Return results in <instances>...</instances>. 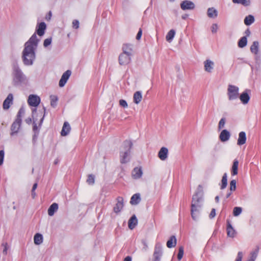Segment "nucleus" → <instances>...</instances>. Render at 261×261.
Masks as SVG:
<instances>
[{"instance_id": "obj_49", "label": "nucleus", "mask_w": 261, "mask_h": 261, "mask_svg": "<svg viewBox=\"0 0 261 261\" xmlns=\"http://www.w3.org/2000/svg\"><path fill=\"white\" fill-rule=\"evenodd\" d=\"M239 4H241L245 6H248L250 4V0H240Z\"/></svg>"}, {"instance_id": "obj_43", "label": "nucleus", "mask_w": 261, "mask_h": 261, "mask_svg": "<svg viewBox=\"0 0 261 261\" xmlns=\"http://www.w3.org/2000/svg\"><path fill=\"white\" fill-rule=\"evenodd\" d=\"M236 189V180H232L230 182V191H234Z\"/></svg>"}, {"instance_id": "obj_55", "label": "nucleus", "mask_w": 261, "mask_h": 261, "mask_svg": "<svg viewBox=\"0 0 261 261\" xmlns=\"http://www.w3.org/2000/svg\"><path fill=\"white\" fill-rule=\"evenodd\" d=\"M33 130L34 133L36 132H39V130L38 129V126L37 125V124L35 123V122L34 121L33 122Z\"/></svg>"}, {"instance_id": "obj_36", "label": "nucleus", "mask_w": 261, "mask_h": 261, "mask_svg": "<svg viewBox=\"0 0 261 261\" xmlns=\"http://www.w3.org/2000/svg\"><path fill=\"white\" fill-rule=\"evenodd\" d=\"M175 32L174 30L172 29V30H170L166 35V40L168 42H170L173 39V38L175 36Z\"/></svg>"}, {"instance_id": "obj_63", "label": "nucleus", "mask_w": 261, "mask_h": 261, "mask_svg": "<svg viewBox=\"0 0 261 261\" xmlns=\"http://www.w3.org/2000/svg\"><path fill=\"white\" fill-rule=\"evenodd\" d=\"M142 243L143 244V245L144 246V248L145 249V250H146L148 247L146 242L145 241H143Z\"/></svg>"}, {"instance_id": "obj_24", "label": "nucleus", "mask_w": 261, "mask_h": 261, "mask_svg": "<svg viewBox=\"0 0 261 261\" xmlns=\"http://www.w3.org/2000/svg\"><path fill=\"white\" fill-rule=\"evenodd\" d=\"M141 201L140 194L139 193H136L134 194L130 201V203L132 205H137Z\"/></svg>"}, {"instance_id": "obj_19", "label": "nucleus", "mask_w": 261, "mask_h": 261, "mask_svg": "<svg viewBox=\"0 0 261 261\" xmlns=\"http://www.w3.org/2000/svg\"><path fill=\"white\" fill-rule=\"evenodd\" d=\"M138 224V220L135 215H133L128 222V227L130 229H133Z\"/></svg>"}, {"instance_id": "obj_29", "label": "nucleus", "mask_w": 261, "mask_h": 261, "mask_svg": "<svg viewBox=\"0 0 261 261\" xmlns=\"http://www.w3.org/2000/svg\"><path fill=\"white\" fill-rule=\"evenodd\" d=\"M132 45L129 44H124L122 47V53H125L132 56Z\"/></svg>"}, {"instance_id": "obj_7", "label": "nucleus", "mask_w": 261, "mask_h": 261, "mask_svg": "<svg viewBox=\"0 0 261 261\" xmlns=\"http://www.w3.org/2000/svg\"><path fill=\"white\" fill-rule=\"evenodd\" d=\"M39 42V39H37L36 34L34 33L25 43L24 46L36 49Z\"/></svg>"}, {"instance_id": "obj_41", "label": "nucleus", "mask_w": 261, "mask_h": 261, "mask_svg": "<svg viewBox=\"0 0 261 261\" xmlns=\"http://www.w3.org/2000/svg\"><path fill=\"white\" fill-rule=\"evenodd\" d=\"M95 182V176L93 174H89L87 179V182L90 185H92Z\"/></svg>"}, {"instance_id": "obj_25", "label": "nucleus", "mask_w": 261, "mask_h": 261, "mask_svg": "<svg viewBox=\"0 0 261 261\" xmlns=\"http://www.w3.org/2000/svg\"><path fill=\"white\" fill-rule=\"evenodd\" d=\"M70 126L68 122H65L62 127L61 134L62 136H66L67 135L70 130Z\"/></svg>"}, {"instance_id": "obj_15", "label": "nucleus", "mask_w": 261, "mask_h": 261, "mask_svg": "<svg viewBox=\"0 0 261 261\" xmlns=\"http://www.w3.org/2000/svg\"><path fill=\"white\" fill-rule=\"evenodd\" d=\"M168 148L165 147H163L160 149V150L158 153V157L162 161H165L168 158Z\"/></svg>"}, {"instance_id": "obj_28", "label": "nucleus", "mask_w": 261, "mask_h": 261, "mask_svg": "<svg viewBox=\"0 0 261 261\" xmlns=\"http://www.w3.org/2000/svg\"><path fill=\"white\" fill-rule=\"evenodd\" d=\"M176 245V239L174 236H171L167 242V246L171 248L175 247Z\"/></svg>"}, {"instance_id": "obj_17", "label": "nucleus", "mask_w": 261, "mask_h": 261, "mask_svg": "<svg viewBox=\"0 0 261 261\" xmlns=\"http://www.w3.org/2000/svg\"><path fill=\"white\" fill-rule=\"evenodd\" d=\"M214 66V63L210 60H206L204 62V70L207 72H212Z\"/></svg>"}, {"instance_id": "obj_64", "label": "nucleus", "mask_w": 261, "mask_h": 261, "mask_svg": "<svg viewBox=\"0 0 261 261\" xmlns=\"http://www.w3.org/2000/svg\"><path fill=\"white\" fill-rule=\"evenodd\" d=\"M32 198L34 199L35 198L36 196V192H35V191H32Z\"/></svg>"}, {"instance_id": "obj_57", "label": "nucleus", "mask_w": 261, "mask_h": 261, "mask_svg": "<svg viewBox=\"0 0 261 261\" xmlns=\"http://www.w3.org/2000/svg\"><path fill=\"white\" fill-rule=\"evenodd\" d=\"M142 34V30L141 29H140L139 31H138V33L137 34L136 39L140 40Z\"/></svg>"}, {"instance_id": "obj_11", "label": "nucleus", "mask_w": 261, "mask_h": 261, "mask_svg": "<svg viewBox=\"0 0 261 261\" xmlns=\"http://www.w3.org/2000/svg\"><path fill=\"white\" fill-rule=\"evenodd\" d=\"M180 8L182 10H193L195 5L192 1L185 0L180 3Z\"/></svg>"}, {"instance_id": "obj_10", "label": "nucleus", "mask_w": 261, "mask_h": 261, "mask_svg": "<svg viewBox=\"0 0 261 261\" xmlns=\"http://www.w3.org/2000/svg\"><path fill=\"white\" fill-rule=\"evenodd\" d=\"M130 55L121 53L119 56V63L121 65H126L130 61Z\"/></svg>"}, {"instance_id": "obj_61", "label": "nucleus", "mask_w": 261, "mask_h": 261, "mask_svg": "<svg viewBox=\"0 0 261 261\" xmlns=\"http://www.w3.org/2000/svg\"><path fill=\"white\" fill-rule=\"evenodd\" d=\"M37 183H35L33 186V187H32V191H35V190L36 189V188H37Z\"/></svg>"}, {"instance_id": "obj_58", "label": "nucleus", "mask_w": 261, "mask_h": 261, "mask_svg": "<svg viewBox=\"0 0 261 261\" xmlns=\"http://www.w3.org/2000/svg\"><path fill=\"white\" fill-rule=\"evenodd\" d=\"M38 135H39V133L38 132H36V133H34V134L33 136V141L34 142H35L37 138H38Z\"/></svg>"}, {"instance_id": "obj_47", "label": "nucleus", "mask_w": 261, "mask_h": 261, "mask_svg": "<svg viewBox=\"0 0 261 261\" xmlns=\"http://www.w3.org/2000/svg\"><path fill=\"white\" fill-rule=\"evenodd\" d=\"M4 154L5 152L4 150H0V166H1L3 163Z\"/></svg>"}, {"instance_id": "obj_30", "label": "nucleus", "mask_w": 261, "mask_h": 261, "mask_svg": "<svg viewBox=\"0 0 261 261\" xmlns=\"http://www.w3.org/2000/svg\"><path fill=\"white\" fill-rule=\"evenodd\" d=\"M142 98V93L140 91H137L136 92L133 96V99L134 102L138 104L140 102Z\"/></svg>"}, {"instance_id": "obj_54", "label": "nucleus", "mask_w": 261, "mask_h": 261, "mask_svg": "<svg viewBox=\"0 0 261 261\" xmlns=\"http://www.w3.org/2000/svg\"><path fill=\"white\" fill-rule=\"evenodd\" d=\"M15 121L20 122H22L21 111L18 112Z\"/></svg>"}, {"instance_id": "obj_46", "label": "nucleus", "mask_w": 261, "mask_h": 261, "mask_svg": "<svg viewBox=\"0 0 261 261\" xmlns=\"http://www.w3.org/2000/svg\"><path fill=\"white\" fill-rule=\"evenodd\" d=\"M2 246L4 247L3 253L5 255L7 254V250L8 249V244L6 242L3 243Z\"/></svg>"}, {"instance_id": "obj_4", "label": "nucleus", "mask_w": 261, "mask_h": 261, "mask_svg": "<svg viewBox=\"0 0 261 261\" xmlns=\"http://www.w3.org/2000/svg\"><path fill=\"white\" fill-rule=\"evenodd\" d=\"M203 198L201 193L197 192L193 195L192 197L191 207H192V213L193 214L195 207L201 208L202 206Z\"/></svg>"}, {"instance_id": "obj_14", "label": "nucleus", "mask_w": 261, "mask_h": 261, "mask_svg": "<svg viewBox=\"0 0 261 261\" xmlns=\"http://www.w3.org/2000/svg\"><path fill=\"white\" fill-rule=\"evenodd\" d=\"M21 125V122L15 120L11 126V132L10 133V135L14 136V135L17 134L20 129Z\"/></svg>"}, {"instance_id": "obj_21", "label": "nucleus", "mask_w": 261, "mask_h": 261, "mask_svg": "<svg viewBox=\"0 0 261 261\" xmlns=\"http://www.w3.org/2000/svg\"><path fill=\"white\" fill-rule=\"evenodd\" d=\"M236 231L232 227L229 220L227 221V234L231 238H233L236 234Z\"/></svg>"}, {"instance_id": "obj_51", "label": "nucleus", "mask_w": 261, "mask_h": 261, "mask_svg": "<svg viewBox=\"0 0 261 261\" xmlns=\"http://www.w3.org/2000/svg\"><path fill=\"white\" fill-rule=\"evenodd\" d=\"M243 253L242 252H239L238 253V255L237 257V258L236 259L235 261H242V258H243Z\"/></svg>"}, {"instance_id": "obj_50", "label": "nucleus", "mask_w": 261, "mask_h": 261, "mask_svg": "<svg viewBox=\"0 0 261 261\" xmlns=\"http://www.w3.org/2000/svg\"><path fill=\"white\" fill-rule=\"evenodd\" d=\"M119 105L123 108H127L128 105L126 101L124 99H120L119 100Z\"/></svg>"}, {"instance_id": "obj_52", "label": "nucleus", "mask_w": 261, "mask_h": 261, "mask_svg": "<svg viewBox=\"0 0 261 261\" xmlns=\"http://www.w3.org/2000/svg\"><path fill=\"white\" fill-rule=\"evenodd\" d=\"M72 26L76 29H78L79 28V21L77 20H74L72 21Z\"/></svg>"}, {"instance_id": "obj_6", "label": "nucleus", "mask_w": 261, "mask_h": 261, "mask_svg": "<svg viewBox=\"0 0 261 261\" xmlns=\"http://www.w3.org/2000/svg\"><path fill=\"white\" fill-rule=\"evenodd\" d=\"M162 254V246L160 243H158L155 244L154 247V251L153 254V261H160Z\"/></svg>"}, {"instance_id": "obj_13", "label": "nucleus", "mask_w": 261, "mask_h": 261, "mask_svg": "<svg viewBox=\"0 0 261 261\" xmlns=\"http://www.w3.org/2000/svg\"><path fill=\"white\" fill-rule=\"evenodd\" d=\"M13 95L12 93H9L7 98L3 102V108L5 110H8L10 106L13 104Z\"/></svg>"}, {"instance_id": "obj_62", "label": "nucleus", "mask_w": 261, "mask_h": 261, "mask_svg": "<svg viewBox=\"0 0 261 261\" xmlns=\"http://www.w3.org/2000/svg\"><path fill=\"white\" fill-rule=\"evenodd\" d=\"M25 122L28 124H30L32 122V119L31 118H28L25 119Z\"/></svg>"}, {"instance_id": "obj_37", "label": "nucleus", "mask_w": 261, "mask_h": 261, "mask_svg": "<svg viewBox=\"0 0 261 261\" xmlns=\"http://www.w3.org/2000/svg\"><path fill=\"white\" fill-rule=\"evenodd\" d=\"M247 39L246 36L242 37L238 42V46L240 48H243L246 46Z\"/></svg>"}, {"instance_id": "obj_35", "label": "nucleus", "mask_w": 261, "mask_h": 261, "mask_svg": "<svg viewBox=\"0 0 261 261\" xmlns=\"http://www.w3.org/2000/svg\"><path fill=\"white\" fill-rule=\"evenodd\" d=\"M34 243L36 245H40L43 242V237L40 233H36L34 238Z\"/></svg>"}, {"instance_id": "obj_39", "label": "nucleus", "mask_w": 261, "mask_h": 261, "mask_svg": "<svg viewBox=\"0 0 261 261\" xmlns=\"http://www.w3.org/2000/svg\"><path fill=\"white\" fill-rule=\"evenodd\" d=\"M221 182V189H224L227 185V174L226 173H225L222 176Z\"/></svg>"}, {"instance_id": "obj_48", "label": "nucleus", "mask_w": 261, "mask_h": 261, "mask_svg": "<svg viewBox=\"0 0 261 261\" xmlns=\"http://www.w3.org/2000/svg\"><path fill=\"white\" fill-rule=\"evenodd\" d=\"M218 29V26L217 24L214 23L212 24L211 27V31L213 33H216L217 32V30Z\"/></svg>"}, {"instance_id": "obj_5", "label": "nucleus", "mask_w": 261, "mask_h": 261, "mask_svg": "<svg viewBox=\"0 0 261 261\" xmlns=\"http://www.w3.org/2000/svg\"><path fill=\"white\" fill-rule=\"evenodd\" d=\"M239 87L229 85L227 88V95L229 100L237 99L239 97Z\"/></svg>"}, {"instance_id": "obj_18", "label": "nucleus", "mask_w": 261, "mask_h": 261, "mask_svg": "<svg viewBox=\"0 0 261 261\" xmlns=\"http://www.w3.org/2000/svg\"><path fill=\"white\" fill-rule=\"evenodd\" d=\"M230 133L226 129H223L220 133L219 138L222 142H226L229 139Z\"/></svg>"}, {"instance_id": "obj_42", "label": "nucleus", "mask_w": 261, "mask_h": 261, "mask_svg": "<svg viewBox=\"0 0 261 261\" xmlns=\"http://www.w3.org/2000/svg\"><path fill=\"white\" fill-rule=\"evenodd\" d=\"M184 252V247L182 246H180L179 248L178 253L177 254V258L178 260H180L182 258V257H183Z\"/></svg>"}, {"instance_id": "obj_33", "label": "nucleus", "mask_w": 261, "mask_h": 261, "mask_svg": "<svg viewBox=\"0 0 261 261\" xmlns=\"http://www.w3.org/2000/svg\"><path fill=\"white\" fill-rule=\"evenodd\" d=\"M239 162L237 160H234L231 169V174L232 175H236L238 174Z\"/></svg>"}, {"instance_id": "obj_53", "label": "nucleus", "mask_w": 261, "mask_h": 261, "mask_svg": "<svg viewBox=\"0 0 261 261\" xmlns=\"http://www.w3.org/2000/svg\"><path fill=\"white\" fill-rule=\"evenodd\" d=\"M258 253V250H256L255 251H253L251 253V257L250 259H253V261H254L255 259L256 258Z\"/></svg>"}, {"instance_id": "obj_2", "label": "nucleus", "mask_w": 261, "mask_h": 261, "mask_svg": "<svg viewBox=\"0 0 261 261\" xmlns=\"http://www.w3.org/2000/svg\"><path fill=\"white\" fill-rule=\"evenodd\" d=\"M35 49L31 47L24 46L22 51V58L25 65H31L33 64L36 57Z\"/></svg>"}, {"instance_id": "obj_26", "label": "nucleus", "mask_w": 261, "mask_h": 261, "mask_svg": "<svg viewBox=\"0 0 261 261\" xmlns=\"http://www.w3.org/2000/svg\"><path fill=\"white\" fill-rule=\"evenodd\" d=\"M207 15L211 18H215L218 16V11L214 7L209 8L207 11Z\"/></svg>"}, {"instance_id": "obj_38", "label": "nucleus", "mask_w": 261, "mask_h": 261, "mask_svg": "<svg viewBox=\"0 0 261 261\" xmlns=\"http://www.w3.org/2000/svg\"><path fill=\"white\" fill-rule=\"evenodd\" d=\"M50 99L51 106L53 108H55L57 106V101L58 100L57 96L51 95L50 96Z\"/></svg>"}, {"instance_id": "obj_16", "label": "nucleus", "mask_w": 261, "mask_h": 261, "mask_svg": "<svg viewBox=\"0 0 261 261\" xmlns=\"http://www.w3.org/2000/svg\"><path fill=\"white\" fill-rule=\"evenodd\" d=\"M143 174L141 167H135L132 171V175L134 179H139L141 177Z\"/></svg>"}, {"instance_id": "obj_9", "label": "nucleus", "mask_w": 261, "mask_h": 261, "mask_svg": "<svg viewBox=\"0 0 261 261\" xmlns=\"http://www.w3.org/2000/svg\"><path fill=\"white\" fill-rule=\"evenodd\" d=\"M117 203L113 207V211L116 214H118L123 209L124 206L123 198L119 196L116 199Z\"/></svg>"}, {"instance_id": "obj_34", "label": "nucleus", "mask_w": 261, "mask_h": 261, "mask_svg": "<svg viewBox=\"0 0 261 261\" xmlns=\"http://www.w3.org/2000/svg\"><path fill=\"white\" fill-rule=\"evenodd\" d=\"M254 17L252 15H249L247 16L244 19V23L246 25H251L254 22Z\"/></svg>"}, {"instance_id": "obj_32", "label": "nucleus", "mask_w": 261, "mask_h": 261, "mask_svg": "<svg viewBox=\"0 0 261 261\" xmlns=\"http://www.w3.org/2000/svg\"><path fill=\"white\" fill-rule=\"evenodd\" d=\"M195 210L193 212V214H192V207H191V214L193 220L194 221H197L198 219L199 216L200 208L195 207Z\"/></svg>"}, {"instance_id": "obj_44", "label": "nucleus", "mask_w": 261, "mask_h": 261, "mask_svg": "<svg viewBox=\"0 0 261 261\" xmlns=\"http://www.w3.org/2000/svg\"><path fill=\"white\" fill-rule=\"evenodd\" d=\"M225 121H226V119L225 118H222L220 119V120L219 122V124H218V128L219 129H221L224 127L225 123Z\"/></svg>"}, {"instance_id": "obj_8", "label": "nucleus", "mask_w": 261, "mask_h": 261, "mask_svg": "<svg viewBox=\"0 0 261 261\" xmlns=\"http://www.w3.org/2000/svg\"><path fill=\"white\" fill-rule=\"evenodd\" d=\"M40 98L37 95L31 94L28 99V102L31 106L36 107L40 102Z\"/></svg>"}, {"instance_id": "obj_3", "label": "nucleus", "mask_w": 261, "mask_h": 261, "mask_svg": "<svg viewBox=\"0 0 261 261\" xmlns=\"http://www.w3.org/2000/svg\"><path fill=\"white\" fill-rule=\"evenodd\" d=\"M13 82L14 85H27L28 80L21 70L17 68L15 70Z\"/></svg>"}, {"instance_id": "obj_1", "label": "nucleus", "mask_w": 261, "mask_h": 261, "mask_svg": "<svg viewBox=\"0 0 261 261\" xmlns=\"http://www.w3.org/2000/svg\"><path fill=\"white\" fill-rule=\"evenodd\" d=\"M132 146L133 143L129 140H125L123 142L122 149L120 152V161L121 164H126L129 162Z\"/></svg>"}, {"instance_id": "obj_59", "label": "nucleus", "mask_w": 261, "mask_h": 261, "mask_svg": "<svg viewBox=\"0 0 261 261\" xmlns=\"http://www.w3.org/2000/svg\"><path fill=\"white\" fill-rule=\"evenodd\" d=\"M245 34L246 35V37H248L250 36V34H251V32H250V31L249 29H247L245 32Z\"/></svg>"}, {"instance_id": "obj_40", "label": "nucleus", "mask_w": 261, "mask_h": 261, "mask_svg": "<svg viewBox=\"0 0 261 261\" xmlns=\"http://www.w3.org/2000/svg\"><path fill=\"white\" fill-rule=\"evenodd\" d=\"M242 212V208L241 207H234L233 210V215L237 217L240 215Z\"/></svg>"}, {"instance_id": "obj_27", "label": "nucleus", "mask_w": 261, "mask_h": 261, "mask_svg": "<svg viewBox=\"0 0 261 261\" xmlns=\"http://www.w3.org/2000/svg\"><path fill=\"white\" fill-rule=\"evenodd\" d=\"M58 209V204L57 203H53L48 209V215L52 216Z\"/></svg>"}, {"instance_id": "obj_23", "label": "nucleus", "mask_w": 261, "mask_h": 261, "mask_svg": "<svg viewBox=\"0 0 261 261\" xmlns=\"http://www.w3.org/2000/svg\"><path fill=\"white\" fill-rule=\"evenodd\" d=\"M246 135L244 132H241L239 134V138L237 141V144L238 145H242L246 143Z\"/></svg>"}, {"instance_id": "obj_22", "label": "nucleus", "mask_w": 261, "mask_h": 261, "mask_svg": "<svg viewBox=\"0 0 261 261\" xmlns=\"http://www.w3.org/2000/svg\"><path fill=\"white\" fill-rule=\"evenodd\" d=\"M239 97L242 102L244 105L248 103L250 100V96L247 90L243 92Z\"/></svg>"}, {"instance_id": "obj_60", "label": "nucleus", "mask_w": 261, "mask_h": 261, "mask_svg": "<svg viewBox=\"0 0 261 261\" xmlns=\"http://www.w3.org/2000/svg\"><path fill=\"white\" fill-rule=\"evenodd\" d=\"M124 261H132V258L130 256H127L124 258Z\"/></svg>"}, {"instance_id": "obj_12", "label": "nucleus", "mask_w": 261, "mask_h": 261, "mask_svg": "<svg viewBox=\"0 0 261 261\" xmlns=\"http://www.w3.org/2000/svg\"><path fill=\"white\" fill-rule=\"evenodd\" d=\"M71 74V71L70 70H66L63 74L59 83V85L60 87H63L65 86Z\"/></svg>"}, {"instance_id": "obj_56", "label": "nucleus", "mask_w": 261, "mask_h": 261, "mask_svg": "<svg viewBox=\"0 0 261 261\" xmlns=\"http://www.w3.org/2000/svg\"><path fill=\"white\" fill-rule=\"evenodd\" d=\"M216 216V210L215 208H213L211 212V213L209 215V217L211 219L213 218Z\"/></svg>"}, {"instance_id": "obj_20", "label": "nucleus", "mask_w": 261, "mask_h": 261, "mask_svg": "<svg viewBox=\"0 0 261 261\" xmlns=\"http://www.w3.org/2000/svg\"><path fill=\"white\" fill-rule=\"evenodd\" d=\"M46 28V25L45 22H42L40 23L36 29V33L39 36H42L44 34L45 30Z\"/></svg>"}, {"instance_id": "obj_45", "label": "nucleus", "mask_w": 261, "mask_h": 261, "mask_svg": "<svg viewBox=\"0 0 261 261\" xmlns=\"http://www.w3.org/2000/svg\"><path fill=\"white\" fill-rule=\"evenodd\" d=\"M51 43V38H47L44 40L43 42V45L45 47H47L49 45H50Z\"/></svg>"}, {"instance_id": "obj_31", "label": "nucleus", "mask_w": 261, "mask_h": 261, "mask_svg": "<svg viewBox=\"0 0 261 261\" xmlns=\"http://www.w3.org/2000/svg\"><path fill=\"white\" fill-rule=\"evenodd\" d=\"M259 43L257 41H255L253 42L252 44L250 47V51L252 53L257 55L258 52Z\"/></svg>"}]
</instances>
